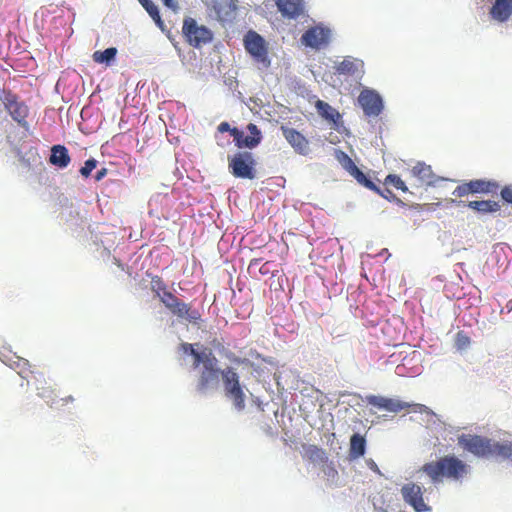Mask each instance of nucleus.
Returning a JSON list of instances; mask_svg holds the SVG:
<instances>
[{
	"mask_svg": "<svg viewBox=\"0 0 512 512\" xmlns=\"http://www.w3.org/2000/svg\"><path fill=\"white\" fill-rule=\"evenodd\" d=\"M201 364L203 369L196 383V391L200 394L206 393L217 384L219 375H221L225 396L232 400L238 411H242L245 408V393L236 370L230 366L223 370L219 369L218 360L212 351L203 357Z\"/></svg>",
	"mask_w": 512,
	"mask_h": 512,
	"instance_id": "f257e3e1",
	"label": "nucleus"
},
{
	"mask_svg": "<svg viewBox=\"0 0 512 512\" xmlns=\"http://www.w3.org/2000/svg\"><path fill=\"white\" fill-rule=\"evenodd\" d=\"M459 445L478 458H495L512 461V441L498 442L480 435L463 434Z\"/></svg>",
	"mask_w": 512,
	"mask_h": 512,
	"instance_id": "f03ea898",
	"label": "nucleus"
},
{
	"mask_svg": "<svg viewBox=\"0 0 512 512\" xmlns=\"http://www.w3.org/2000/svg\"><path fill=\"white\" fill-rule=\"evenodd\" d=\"M469 465L455 455H446L436 461L425 463L421 470L430 478L433 484L445 479L461 482L469 473Z\"/></svg>",
	"mask_w": 512,
	"mask_h": 512,
	"instance_id": "7ed1b4c3",
	"label": "nucleus"
},
{
	"mask_svg": "<svg viewBox=\"0 0 512 512\" xmlns=\"http://www.w3.org/2000/svg\"><path fill=\"white\" fill-rule=\"evenodd\" d=\"M243 45L246 52L252 59L262 65L263 68L270 66V59L268 56V44L265 39L256 31L249 30L243 38Z\"/></svg>",
	"mask_w": 512,
	"mask_h": 512,
	"instance_id": "20e7f679",
	"label": "nucleus"
},
{
	"mask_svg": "<svg viewBox=\"0 0 512 512\" xmlns=\"http://www.w3.org/2000/svg\"><path fill=\"white\" fill-rule=\"evenodd\" d=\"M228 168L236 178L254 179L256 177L255 159L250 152H239L228 157Z\"/></svg>",
	"mask_w": 512,
	"mask_h": 512,
	"instance_id": "39448f33",
	"label": "nucleus"
},
{
	"mask_svg": "<svg viewBox=\"0 0 512 512\" xmlns=\"http://www.w3.org/2000/svg\"><path fill=\"white\" fill-rule=\"evenodd\" d=\"M0 100L12 119L19 126L26 128L28 125L26 120L29 114L28 106L20 101L19 97L11 90L4 89L0 95Z\"/></svg>",
	"mask_w": 512,
	"mask_h": 512,
	"instance_id": "423d86ee",
	"label": "nucleus"
},
{
	"mask_svg": "<svg viewBox=\"0 0 512 512\" xmlns=\"http://www.w3.org/2000/svg\"><path fill=\"white\" fill-rule=\"evenodd\" d=\"M182 33L186 41L195 48L209 43L213 38L210 29L204 25H198L196 20L191 17L184 19Z\"/></svg>",
	"mask_w": 512,
	"mask_h": 512,
	"instance_id": "0eeeda50",
	"label": "nucleus"
},
{
	"mask_svg": "<svg viewBox=\"0 0 512 512\" xmlns=\"http://www.w3.org/2000/svg\"><path fill=\"white\" fill-rule=\"evenodd\" d=\"M498 188L499 185L495 181L476 179L457 186L453 191V195L456 197H464L468 194L496 193Z\"/></svg>",
	"mask_w": 512,
	"mask_h": 512,
	"instance_id": "6e6552de",
	"label": "nucleus"
},
{
	"mask_svg": "<svg viewBox=\"0 0 512 512\" xmlns=\"http://www.w3.org/2000/svg\"><path fill=\"white\" fill-rule=\"evenodd\" d=\"M358 103L368 117H377L383 110L381 96L374 90L365 88L358 96Z\"/></svg>",
	"mask_w": 512,
	"mask_h": 512,
	"instance_id": "1a4fd4ad",
	"label": "nucleus"
},
{
	"mask_svg": "<svg viewBox=\"0 0 512 512\" xmlns=\"http://www.w3.org/2000/svg\"><path fill=\"white\" fill-rule=\"evenodd\" d=\"M330 36V29L321 26H314L303 33L301 42L306 47L319 50L328 45Z\"/></svg>",
	"mask_w": 512,
	"mask_h": 512,
	"instance_id": "9d476101",
	"label": "nucleus"
},
{
	"mask_svg": "<svg viewBox=\"0 0 512 512\" xmlns=\"http://www.w3.org/2000/svg\"><path fill=\"white\" fill-rule=\"evenodd\" d=\"M401 494L403 500L409 504L416 512H429L431 507L423 499L422 488L415 483H408L402 486Z\"/></svg>",
	"mask_w": 512,
	"mask_h": 512,
	"instance_id": "9b49d317",
	"label": "nucleus"
},
{
	"mask_svg": "<svg viewBox=\"0 0 512 512\" xmlns=\"http://www.w3.org/2000/svg\"><path fill=\"white\" fill-rule=\"evenodd\" d=\"M247 130L250 134L248 136H245L244 133L236 127H234L233 130L231 131V136L233 137L235 145L238 148L245 147L252 149L260 143L262 137L257 125L249 123L247 126Z\"/></svg>",
	"mask_w": 512,
	"mask_h": 512,
	"instance_id": "f8f14e48",
	"label": "nucleus"
},
{
	"mask_svg": "<svg viewBox=\"0 0 512 512\" xmlns=\"http://www.w3.org/2000/svg\"><path fill=\"white\" fill-rule=\"evenodd\" d=\"M283 136L288 141V143L294 148V150L301 154L307 155L309 152V141L306 139L304 135H302L299 131L294 128L281 127Z\"/></svg>",
	"mask_w": 512,
	"mask_h": 512,
	"instance_id": "ddd939ff",
	"label": "nucleus"
},
{
	"mask_svg": "<svg viewBox=\"0 0 512 512\" xmlns=\"http://www.w3.org/2000/svg\"><path fill=\"white\" fill-rule=\"evenodd\" d=\"M368 404L377 407L379 409H384L389 412H399L403 409H406L410 406V404L401 402L398 400H394L391 398H385L382 396H369L367 397Z\"/></svg>",
	"mask_w": 512,
	"mask_h": 512,
	"instance_id": "4468645a",
	"label": "nucleus"
},
{
	"mask_svg": "<svg viewBox=\"0 0 512 512\" xmlns=\"http://www.w3.org/2000/svg\"><path fill=\"white\" fill-rule=\"evenodd\" d=\"M169 311L178 318H185L192 324H197L201 320L200 312L192 309L189 304L180 299L170 307Z\"/></svg>",
	"mask_w": 512,
	"mask_h": 512,
	"instance_id": "2eb2a0df",
	"label": "nucleus"
},
{
	"mask_svg": "<svg viewBox=\"0 0 512 512\" xmlns=\"http://www.w3.org/2000/svg\"><path fill=\"white\" fill-rule=\"evenodd\" d=\"M278 10L289 19H295L303 13L302 0H275Z\"/></svg>",
	"mask_w": 512,
	"mask_h": 512,
	"instance_id": "dca6fc26",
	"label": "nucleus"
},
{
	"mask_svg": "<svg viewBox=\"0 0 512 512\" xmlns=\"http://www.w3.org/2000/svg\"><path fill=\"white\" fill-rule=\"evenodd\" d=\"M411 174L419 180L421 184L434 185L436 183V176L434 175L431 166L425 163L418 162L412 169Z\"/></svg>",
	"mask_w": 512,
	"mask_h": 512,
	"instance_id": "f3484780",
	"label": "nucleus"
},
{
	"mask_svg": "<svg viewBox=\"0 0 512 512\" xmlns=\"http://www.w3.org/2000/svg\"><path fill=\"white\" fill-rule=\"evenodd\" d=\"M491 17L499 22H504L512 15V0H495L491 10Z\"/></svg>",
	"mask_w": 512,
	"mask_h": 512,
	"instance_id": "a211bd4d",
	"label": "nucleus"
},
{
	"mask_svg": "<svg viewBox=\"0 0 512 512\" xmlns=\"http://www.w3.org/2000/svg\"><path fill=\"white\" fill-rule=\"evenodd\" d=\"M49 162L59 168H66L71 162L68 149L63 145H54L51 148Z\"/></svg>",
	"mask_w": 512,
	"mask_h": 512,
	"instance_id": "6ab92c4d",
	"label": "nucleus"
},
{
	"mask_svg": "<svg viewBox=\"0 0 512 512\" xmlns=\"http://www.w3.org/2000/svg\"><path fill=\"white\" fill-rule=\"evenodd\" d=\"M363 62L358 59L346 57L336 66V71L344 75H357L362 72Z\"/></svg>",
	"mask_w": 512,
	"mask_h": 512,
	"instance_id": "aec40b11",
	"label": "nucleus"
},
{
	"mask_svg": "<svg viewBox=\"0 0 512 512\" xmlns=\"http://www.w3.org/2000/svg\"><path fill=\"white\" fill-rule=\"evenodd\" d=\"M467 206L480 214L494 213L500 210L499 203L492 200L470 201Z\"/></svg>",
	"mask_w": 512,
	"mask_h": 512,
	"instance_id": "412c9836",
	"label": "nucleus"
},
{
	"mask_svg": "<svg viewBox=\"0 0 512 512\" xmlns=\"http://www.w3.org/2000/svg\"><path fill=\"white\" fill-rule=\"evenodd\" d=\"M366 440L365 438L355 433L350 438L349 455L353 459H357L365 454Z\"/></svg>",
	"mask_w": 512,
	"mask_h": 512,
	"instance_id": "4be33fe9",
	"label": "nucleus"
},
{
	"mask_svg": "<svg viewBox=\"0 0 512 512\" xmlns=\"http://www.w3.org/2000/svg\"><path fill=\"white\" fill-rule=\"evenodd\" d=\"M315 107L317 109L318 114L322 118L330 122L336 123V121L340 118L339 112L331 105H329L327 102L317 100L315 103Z\"/></svg>",
	"mask_w": 512,
	"mask_h": 512,
	"instance_id": "5701e85b",
	"label": "nucleus"
},
{
	"mask_svg": "<svg viewBox=\"0 0 512 512\" xmlns=\"http://www.w3.org/2000/svg\"><path fill=\"white\" fill-rule=\"evenodd\" d=\"M195 345L198 346L199 344L181 343L179 348L183 353L193 356V367L197 368L201 364L203 357L211 350L205 348L203 351L199 352L194 348Z\"/></svg>",
	"mask_w": 512,
	"mask_h": 512,
	"instance_id": "b1692460",
	"label": "nucleus"
},
{
	"mask_svg": "<svg viewBox=\"0 0 512 512\" xmlns=\"http://www.w3.org/2000/svg\"><path fill=\"white\" fill-rule=\"evenodd\" d=\"M149 16L154 20L156 25L164 30V22L161 19L158 6L152 0H138Z\"/></svg>",
	"mask_w": 512,
	"mask_h": 512,
	"instance_id": "393cba45",
	"label": "nucleus"
},
{
	"mask_svg": "<svg viewBox=\"0 0 512 512\" xmlns=\"http://www.w3.org/2000/svg\"><path fill=\"white\" fill-rule=\"evenodd\" d=\"M116 54L117 49L114 47H110L105 49L104 51H95L93 53V60L97 63H105L109 65L110 62L114 60Z\"/></svg>",
	"mask_w": 512,
	"mask_h": 512,
	"instance_id": "a878e982",
	"label": "nucleus"
},
{
	"mask_svg": "<svg viewBox=\"0 0 512 512\" xmlns=\"http://www.w3.org/2000/svg\"><path fill=\"white\" fill-rule=\"evenodd\" d=\"M359 184L363 185L369 190H372L376 193H381V189L374 184L372 180H370L360 169H358L353 175H352Z\"/></svg>",
	"mask_w": 512,
	"mask_h": 512,
	"instance_id": "bb28decb",
	"label": "nucleus"
},
{
	"mask_svg": "<svg viewBox=\"0 0 512 512\" xmlns=\"http://www.w3.org/2000/svg\"><path fill=\"white\" fill-rule=\"evenodd\" d=\"M37 394L50 406L55 396H57V389L50 385H46L45 383L44 385L37 387Z\"/></svg>",
	"mask_w": 512,
	"mask_h": 512,
	"instance_id": "cd10ccee",
	"label": "nucleus"
},
{
	"mask_svg": "<svg viewBox=\"0 0 512 512\" xmlns=\"http://www.w3.org/2000/svg\"><path fill=\"white\" fill-rule=\"evenodd\" d=\"M337 159L351 176L359 169L354 161L345 152L340 151Z\"/></svg>",
	"mask_w": 512,
	"mask_h": 512,
	"instance_id": "c85d7f7f",
	"label": "nucleus"
},
{
	"mask_svg": "<svg viewBox=\"0 0 512 512\" xmlns=\"http://www.w3.org/2000/svg\"><path fill=\"white\" fill-rule=\"evenodd\" d=\"M75 402V398L72 395H62L59 400H56V397L51 402L50 407L57 410H62L66 408L68 405L73 404Z\"/></svg>",
	"mask_w": 512,
	"mask_h": 512,
	"instance_id": "c756f323",
	"label": "nucleus"
},
{
	"mask_svg": "<svg viewBox=\"0 0 512 512\" xmlns=\"http://www.w3.org/2000/svg\"><path fill=\"white\" fill-rule=\"evenodd\" d=\"M384 183L386 185H392L394 186L396 189L398 190H401L403 192H407L408 191V188L407 186L405 185L404 181L398 176V175H395V174H389L386 178H385V181Z\"/></svg>",
	"mask_w": 512,
	"mask_h": 512,
	"instance_id": "7c9ffc66",
	"label": "nucleus"
},
{
	"mask_svg": "<svg viewBox=\"0 0 512 512\" xmlns=\"http://www.w3.org/2000/svg\"><path fill=\"white\" fill-rule=\"evenodd\" d=\"M151 290L159 297L165 291H167V285L163 281V279L159 276H153L151 278Z\"/></svg>",
	"mask_w": 512,
	"mask_h": 512,
	"instance_id": "2f4dec72",
	"label": "nucleus"
},
{
	"mask_svg": "<svg viewBox=\"0 0 512 512\" xmlns=\"http://www.w3.org/2000/svg\"><path fill=\"white\" fill-rule=\"evenodd\" d=\"M455 344L460 350L466 349L470 345V337L464 331H459L455 336Z\"/></svg>",
	"mask_w": 512,
	"mask_h": 512,
	"instance_id": "473e14b6",
	"label": "nucleus"
},
{
	"mask_svg": "<svg viewBox=\"0 0 512 512\" xmlns=\"http://www.w3.org/2000/svg\"><path fill=\"white\" fill-rule=\"evenodd\" d=\"M97 160L94 158H90L85 161L84 166L80 169V174L88 178L91 175V172L97 167Z\"/></svg>",
	"mask_w": 512,
	"mask_h": 512,
	"instance_id": "72a5a7b5",
	"label": "nucleus"
},
{
	"mask_svg": "<svg viewBox=\"0 0 512 512\" xmlns=\"http://www.w3.org/2000/svg\"><path fill=\"white\" fill-rule=\"evenodd\" d=\"M160 301L163 305L169 310L170 307L179 300L173 293L170 291H165L163 294L159 296Z\"/></svg>",
	"mask_w": 512,
	"mask_h": 512,
	"instance_id": "f704fd0d",
	"label": "nucleus"
},
{
	"mask_svg": "<svg viewBox=\"0 0 512 512\" xmlns=\"http://www.w3.org/2000/svg\"><path fill=\"white\" fill-rule=\"evenodd\" d=\"M500 194L505 202L512 204V185L503 187Z\"/></svg>",
	"mask_w": 512,
	"mask_h": 512,
	"instance_id": "c9c22d12",
	"label": "nucleus"
},
{
	"mask_svg": "<svg viewBox=\"0 0 512 512\" xmlns=\"http://www.w3.org/2000/svg\"><path fill=\"white\" fill-rule=\"evenodd\" d=\"M164 6L172 10L173 12H178L180 9L179 3L177 0H161Z\"/></svg>",
	"mask_w": 512,
	"mask_h": 512,
	"instance_id": "e433bc0d",
	"label": "nucleus"
},
{
	"mask_svg": "<svg viewBox=\"0 0 512 512\" xmlns=\"http://www.w3.org/2000/svg\"><path fill=\"white\" fill-rule=\"evenodd\" d=\"M218 131L221 132V133H224V132H229L231 134V131L233 130V128L230 126V124L228 122H221L219 125H218Z\"/></svg>",
	"mask_w": 512,
	"mask_h": 512,
	"instance_id": "4c0bfd02",
	"label": "nucleus"
},
{
	"mask_svg": "<svg viewBox=\"0 0 512 512\" xmlns=\"http://www.w3.org/2000/svg\"><path fill=\"white\" fill-rule=\"evenodd\" d=\"M17 366L21 369L19 374H22V373H25L28 370V368L30 367V364H29V362L27 360L21 359L17 363Z\"/></svg>",
	"mask_w": 512,
	"mask_h": 512,
	"instance_id": "58836bf2",
	"label": "nucleus"
},
{
	"mask_svg": "<svg viewBox=\"0 0 512 512\" xmlns=\"http://www.w3.org/2000/svg\"><path fill=\"white\" fill-rule=\"evenodd\" d=\"M108 174V169L103 167L100 170H98L95 174V180L100 181L102 180L106 175Z\"/></svg>",
	"mask_w": 512,
	"mask_h": 512,
	"instance_id": "ea45409f",
	"label": "nucleus"
},
{
	"mask_svg": "<svg viewBox=\"0 0 512 512\" xmlns=\"http://www.w3.org/2000/svg\"><path fill=\"white\" fill-rule=\"evenodd\" d=\"M378 194L388 200L395 198V195L392 193V191H390L387 188L385 190H381V193H378Z\"/></svg>",
	"mask_w": 512,
	"mask_h": 512,
	"instance_id": "a19ab883",
	"label": "nucleus"
},
{
	"mask_svg": "<svg viewBox=\"0 0 512 512\" xmlns=\"http://www.w3.org/2000/svg\"><path fill=\"white\" fill-rule=\"evenodd\" d=\"M369 467H370L373 471H375V472H377V473H380L379 468H378V466L376 465V463H375L374 461H371V463H369Z\"/></svg>",
	"mask_w": 512,
	"mask_h": 512,
	"instance_id": "79ce46f5",
	"label": "nucleus"
},
{
	"mask_svg": "<svg viewBox=\"0 0 512 512\" xmlns=\"http://www.w3.org/2000/svg\"><path fill=\"white\" fill-rule=\"evenodd\" d=\"M62 395L63 393L60 390H57V396H55L56 400H59V398H61Z\"/></svg>",
	"mask_w": 512,
	"mask_h": 512,
	"instance_id": "37998d69",
	"label": "nucleus"
},
{
	"mask_svg": "<svg viewBox=\"0 0 512 512\" xmlns=\"http://www.w3.org/2000/svg\"><path fill=\"white\" fill-rule=\"evenodd\" d=\"M415 406H417L419 408V411H421L422 408L424 407V405H421V404H416Z\"/></svg>",
	"mask_w": 512,
	"mask_h": 512,
	"instance_id": "c03bdc74",
	"label": "nucleus"
}]
</instances>
